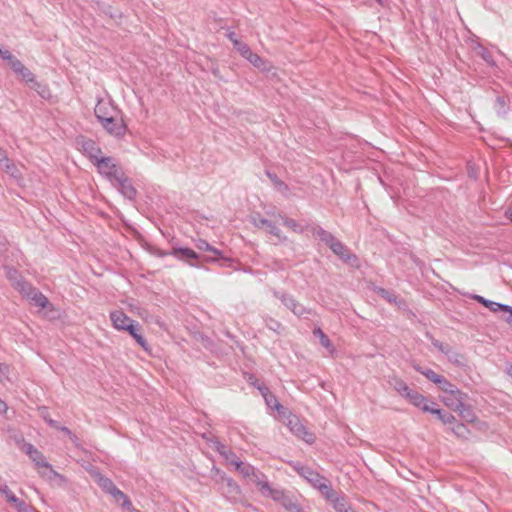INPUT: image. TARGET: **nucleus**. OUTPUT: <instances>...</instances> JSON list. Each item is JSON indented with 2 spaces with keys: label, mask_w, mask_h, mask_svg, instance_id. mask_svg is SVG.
Returning a JSON list of instances; mask_svg holds the SVG:
<instances>
[{
  "label": "nucleus",
  "mask_w": 512,
  "mask_h": 512,
  "mask_svg": "<svg viewBox=\"0 0 512 512\" xmlns=\"http://www.w3.org/2000/svg\"><path fill=\"white\" fill-rule=\"evenodd\" d=\"M236 470L244 478L249 479L250 481L255 483L258 486L260 493L264 497H270L275 501H280L283 498V496H284L283 491L280 489L273 488L269 484L265 474L262 473L261 471L257 470L251 464L240 462L237 464Z\"/></svg>",
  "instance_id": "nucleus-1"
},
{
  "label": "nucleus",
  "mask_w": 512,
  "mask_h": 512,
  "mask_svg": "<svg viewBox=\"0 0 512 512\" xmlns=\"http://www.w3.org/2000/svg\"><path fill=\"white\" fill-rule=\"evenodd\" d=\"M293 467L309 484L318 489L326 499H332L334 490L324 476L307 466L296 464Z\"/></svg>",
  "instance_id": "nucleus-2"
},
{
  "label": "nucleus",
  "mask_w": 512,
  "mask_h": 512,
  "mask_svg": "<svg viewBox=\"0 0 512 512\" xmlns=\"http://www.w3.org/2000/svg\"><path fill=\"white\" fill-rule=\"evenodd\" d=\"M216 475V482L219 484L218 490L222 495L231 502L240 501L242 493L240 486L232 478L226 477L219 470H217Z\"/></svg>",
  "instance_id": "nucleus-3"
},
{
  "label": "nucleus",
  "mask_w": 512,
  "mask_h": 512,
  "mask_svg": "<svg viewBox=\"0 0 512 512\" xmlns=\"http://www.w3.org/2000/svg\"><path fill=\"white\" fill-rule=\"evenodd\" d=\"M93 164L97 167L99 173L105 176L111 183L115 180H119V177L121 178L123 174L112 157H104L101 155Z\"/></svg>",
  "instance_id": "nucleus-4"
},
{
  "label": "nucleus",
  "mask_w": 512,
  "mask_h": 512,
  "mask_svg": "<svg viewBox=\"0 0 512 512\" xmlns=\"http://www.w3.org/2000/svg\"><path fill=\"white\" fill-rule=\"evenodd\" d=\"M102 127L111 135L115 137H122L125 135L127 126L123 119L120 117L119 112L115 113L109 118H104L101 122Z\"/></svg>",
  "instance_id": "nucleus-5"
},
{
  "label": "nucleus",
  "mask_w": 512,
  "mask_h": 512,
  "mask_svg": "<svg viewBox=\"0 0 512 512\" xmlns=\"http://www.w3.org/2000/svg\"><path fill=\"white\" fill-rule=\"evenodd\" d=\"M23 451L29 456V458L35 463V465L38 468H49L55 476H59V474L56 471H54L51 465L46 461V458L43 455V453L40 452L37 448H35L32 444H24Z\"/></svg>",
  "instance_id": "nucleus-6"
},
{
  "label": "nucleus",
  "mask_w": 512,
  "mask_h": 512,
  "mask_svg": "<svg viewBox=\"0 0 512 512\" xmlns=\"http://www.w3.org/2000/svg\"><path fill=\"white\" fill-rule=\"evenodd\" d=\"M80 150L90 159L92 163L96 161L101 155L102 151L95 141L81 137L77 140Z\"/></svg>",
  "instance_id": "nucleus-7"
},
{
  "label": "nucleus",
  "mask_w": 512,
  "mask_h": 512,
  "mask_svg": "<svg viewBox=\"0 0 512 512\" xmlns=\"http://www.w3.org/2000/svg\"><path fill=\"white\" fill-rule=\"evenodd\" d=\"M235 49L256 68L265 69V61L258 54L253 53L247 44L235 43Z\"/></svg>",
  "instance_id": "nucleus-8"
},
{
  "label": "nucleus",
  "mask_w": 512,
  "mask_h": 512,
  "mask_svg": "<svg viewBox=\"0 0 512 512\" xmlns=\"http://www.w3.org/2000/svg\"><path fill=\"white\" fill-rule=\"evenodd\" d=\"M287 425L293 434L303 439L307 443H312L314 441V435L307 431L305 426L300 422V420L296 416L290 417L288 419Z\"/></svg>",
  "instance_id": "nucleus-9"
},
{
  "label": "nucleus",
  "mask_w": 512,
  "mask_h": 512,
  "mask_svg": "<svg viewBox=\"0 0 512 512\" xmlns=\"http://www.w3.org/2000/svg\"><path fill=\"white\" fill-rule=\"evenodd\" d=\"M330 249L345 263L352 264L353 261H357L356 255L338 239L333 243Z\"/></svg>",
  "instance_id": "nucleus-10"
},
{
  "label": "nucleus",
  "mask_w": 512,
  "mask_h": 512,
  "mask_svg": "<svg viewBox=\"0 0 512 512\" xmlns=\"http://www.w3.org/2000/svg\"><path fill=\"white\" fill-rule=\"evenodd\" d=\"M110 320L113 327L119 331H126L127 326L135 323V321L127 316L122 310L112 311L110 313Z\"/></svg>",
  "instance_id": "nucleus-11"
},
{
  "label": "nucleus",
  "mask_w": 512,
  "mask_h": 512,
  "mask_svg": "<svg viewBox=\"0 0 512 512\" xmlns=\"http://www.w3.org/2000/svg\"><path fill=\"white\" fill-rule=\"evenodd\" d=\"M405 398L415 407L421 409L424 412L432 411V404L430 405L428 400L419 392L410 389Z\"/></svg>",
  "instance_id": "nucleus-12"
},
{
  "label": "nucleus",
  "mask_w": 512,
  "mask_h": 512,
  "mask_svg": "<svg viewBox=\"0 0 512 512\" xmlns=\"http://www.w3.org/2000/svg\"><path fill=\"white\" fill-rule=\"evenodd\" d=\"M117 112L114 106L104 101H99L94 109L95 116L100 123L104 121V118H109Z\"/></svg>",
  "instance_id": "nucleus-13"
},
{
  "label": "nucleus",
  "mask_w": 512,
  "mask_h": 512,
  "mask_svg": "<svg viewBox=\"0 0 512 512\" xmlns=\"http://www.w3.org/2000/svg\"><path fill=\"white\" fill-rule=\"evenodd\" d=\"M126 331L134 338L141 348H143V350L149 351V344L144 338L142 334V327L138 322L135 321V323L127 326Z\"/></svg>",
  "instance_id": "nucleus-14"
},
{
  "label": "nucleus",
  "mask_w": 512,
  "mask_h": 512,
  "mask_svg": "<svg viewBox=\"0 0 512 512\" xmlns=\"http://www.w3.org/2000/svg\"><path fill=\"white\" fill-rule=\"evenodd\" d=\"M113 185L118 186L121 193L128 199H133L136 196V189L132 186L131 182L127 177L124 176V173L119 177V180H115Z\"/></svg>",
  "instance_id": "nucleus-15"
},
{
  "label": "nucleus",
  "mask_w": 512,
  "mask_h": 512,
  "mask_svg": "<svg viewBox=\"0 0 512 512\" xmlns=\"http://www.w3.org/2000/svg\"><path fill=\"white\" fill-rule=\"evenodd\" d=\"M467 398V395L460 391V395H454L453 393L445 394L442 398L443 403L452 410H457L462 407V402Z\"/></svg>",
  "instance_id": "nucleus-16"
},
{
  "label": "nucleus",
  "mask_w": 512,
  "mask_h": 512,
  "mask_svg": "<svg viewBox=\"0 0 512 512\" xmlns=\"http://www.w3.org/2000/svg\"><path fill=\"white\" fill-rule=\"evenodd\" d=\"M196 247L199 249V250H204V251H208V252H211L213 253L216 257L215 258H205V261H217L219 259H223V260H228L227 258H225L223 255H222V252L211 246L206 240L204 239H199L197 242H196Z\"/></svg>",
  "instance_id": "nucleus-17"
},
{
  "label": "nucleus",
  "mask_w": 512,
  "mask_h": 512,
  "mask_svg": "<svg viewBox=\"0 0 512 512\" xmlns=\"http://www.w3.org/2000/svg\"><path fill=\"white\" fill-rule=\"evenodd\" d=\"M1 58L8 62L10 68L18 75V73L25 67L24 64L17 59L10 51L0 52Z\"/></svg>",
  "instance_id": "nucleus-18"
},
{
  "label": "nucleus",
  "mask_w": 512,
  "mask_h": 512,
  "mask_svg": "<svg viewBox=\"0 0 512 512\" xmlns=\"http://www.w3.org/2000/svg\"><path fill=\"white\" fill-rule=\"evenodd\" d=\"M313 235L316 236L321 242L326 244L329 248L337 240V238L334 235H332L330 232L326 231L320 226H317L313 229Z\"/></svg>",
  "instance_id": "nucleus-19"
},
{
  "label": "nucleus",
  "mask_w": 512,
  "mask_h": 512,
  "mask_svg": "<svg viewBox=\"0 0 512 512\" xmlns=\"http://www.w3.org/2000/svg\"><path fill=\"white\" fill-rule=\"evenodd\" d=\"M18 75L30 86V88L37 90L41 96L44 97L43 93L38 90L41 87V84L35 80L34 74L27 67H24Z\"/></svg>",
  "instance_id": "nucleus-20"
},
{
  "label": "nucleus",
  "mask_w": 512,
  "mask_h": 512,
  "mask_svg": "<svg viewBox=\"0 0 512 512\" xmlns=\"http://www.w3.org/2000/svg\"><path fill=\"white\" fill-rule=\"evenodd\" d=\"M171 255L179 260H194L198 259V254L190 248H173Z\"/></svg>",
  "instance_id": "nucleus-21"
},
{
  "label": "nucleus",
  "mask_w": 512,
  "mask_h": 512,
  "mask_svg": "<svg viewBox=\"0 0 512 512\" xmlns=\"http://www.w3.org/2000/svg\"><path fill=\"white\" fill-rule=\"evenodd\" d=\"M388 383L395 391H397L403 397H405V394H407L411 389L404 380L397 376L390 377Z\"/></svg>",
  "instance_id": "nucleus-22"
},
{
  "label": "nucleus",
  "mask_w": 512,
  "mask_h": 512,
  "mask_svg": "<svg viewBox=\"0 0 512 512\" xmlns=\"http://www.w3.org/2000/svg\"><path fill=\"white\" fill-rule=\"evenodd\" d=\"M267 214L272 217H278L279 219H281L283 225L286 226L287 228L291 229L293 232H296V233L303 232V229L300 227V225L298 224V222L296 220H294L292 218H288L287 216L282 215V214L276 215L274 212H267Z\"/></svg>",
  "instance_id": "nucleus-23"
},
{
  "label": "nucleus",
  "mask_w": 512,
  "mask_h": 512,
  "mask_svg": "<svg viewBox=\"0 0 512 512\" xmlns=\"http://www.w3.org/2000/svg\"><path fill=\"white\" fill-rule=\"evenodd\" d=\"M14 288L19 291L24 297L29 298L36 290L30 282L26 281L24 278L19 282H16Z\"/></svg>",
  "instance_id": "nucleus-24"
},
{
  "label": "nucleus",
  "mask_w": 512,
  "mask_h": 512,
  "mask_svg": "<svg viewBox=\"0 0 512 512\" xmlns=\"http://www.w3.org/2000/svg\"><path fill=\"white\" fill-rule=\"evenodd\" d=\"M264 231L274 236L277 239V243H284L288 240L280 228L272 220L269 221Z\"/></svg>",
  "instance_id": "nucleus-25"
},
{
  "label": "nucleus",
  "mask_w": 512,
  "mask_h": 512,
  "mask_svg": "<svg viewBox=\"0 0 512 512\" xmlns=\"http://www.w3.org/2000/svg\"><path fill=\"white\" fill-rule=\"evenodd\" d=\"M28 299H30L35 306L41 308H47L50 306L52 308V305L50 304L48 298L38 289Z\"/></svg>",
  "instance_id": "nucleus-26"
},
{
  "label": "nucleus",
  "mask_w": 512,
  "mask_h": 512,
  "mask_svg": "<svg viewBox=\"0 0 512 512\" xmlns=\"http://www.w3.org/2000/svg\"><path fill=\"white\" fill-rule=\"evenodd\" d=\"M436 385L445 394L453 393L454 395H458V396L460 395V390L443 376H441L440 380L438 381V383Z\"/></svg>",
  "instance_id": "nucleus-27"
},
{
  "label": "nucleus",
  "mask_w": 512,
  "mask_h": 512,
  "mask_svg": "<svg viewBox=\"0 0 512 512\" xmlns=\"http://www.w3.org/2000/svg\"><path fill=\"white\" fill-rule=\"evenodd\" d=\"M96 481H97V484L102 488V490L110 495L116 488L115 484L113 483V481L111 479H109L101 474L96 475Z\"/></svg>",
  "instance_id": "nucleus-28"
},
{
  "label": "nucleus",
  "mask_w": 512,
  "mask_h": 512,
  "mask_svg": "<svg viewBox=\"0 0 512 512\" xmlns=\"http://www.w3.org/2000/svg\"><path fill=\"white\" fill-rule=\"evenodd\" d=\"M267 176L269 177V179L273 183L274 187L279 192H281L284 196H288V194H289V187H288V185L285 182L280 180L276 174L267 172Z\"/></svg>",
  "instance_id": "nucleus-29"
},
{
  "label": "nucleus",
  "mask_w": 512,
  "mask_h": 512,
  "mask_svg": "<svg viewBox=\"0 0 512 512\" xmlns=\"http://www.w3.org/2000/svg\"><path fill=\"white\" fill-rule=\"evenodd\" d=\"M432 411L429 413L435 414L444 424H450L455 421V417L448 412H444L443 410L437 408L435 403H432Z\"/></svg>",
  "instance_id": "nucleus-30"
},
{
  "label": "nucleus",
  "mask_w": 512,
  "mask_h": 512,
  "mask_svg": "<svg viewBox=\"0 0 512 512\" xmlns=\"http://www.w3.org/2000/svg\"><path fill=\"white\" fill-rule=\"evenodd\" d=\"M472 298L476 300L478 303H481L485 307L489 308L492 312H498L501 310V308H505L504 304L490 301L480 295H474Z\"/></svg>",
  "instance_id": "nucleus-31"
},
{
  "label": "nucleus",
  "mask_w": 512,
  "mask_h": 512,
  "mask_svg": "<svg viewBox=\"0 0 512 512\" xmlns=\"http://www.w3.org/2000/svg\"><path fill=\"white\" fill-rule=\"evenodd\" d=\"M449 362L456 366H465L466 365V358L465 356L457 351H454L452 347H450V352L446 354Z\"/></svg>",
  "instance_id": "nucleus-32"
},
{
  "label": "nucleus",
  "mask_w": 512,
  "mask_h": 512,
  "mask_svg": "<svg viewBox=\"0 0 512 512\" xmlns=\"http://www.w3.org/2000/svg\"><path fill=\"white\" fill-rule=\"evenodd\" d=\"M459 413L460 417L463 418L467 422H474L476 420V416L469 405L465 404V401L462 402V407L455 410Z\"/></svg>",
  "instance_id": "nucleus-33"
},
{
  "label": "nucleus",
  "mask_w": 512,
  "mask_h": 512,
  "mask_svg": "<svg viewBox=\"0 0 512 512\" xmlns=\"http://www.w3.org/2000/svg\"><path fill=\"white\" fill-rule=\"evenodd\" d=\"M273 294L276 298H278L283 303V305L286 308H288L290 311L293 309V307L296 303V299L292 295H289V294H286L283 292H279V291H274Z\"/></svg>",
  "instance_id": "nucleus-34"
},
{
  "label": "nucleus",
  "mask_w": 512,
  "mask_h": 512,
  "mask_svg": "<svg viewBox=\"0 0 512 512\" xmlns=\"http://www.w3.org/2000/svg\"><path fill=\"white\" fill-rule=\"evenodd\" d=\"M415 370L425 376L431 382L437 384L442 375L437 374L435 371L429 368H423L421 366H415Z\"/></svg>",
  "instance_id": "nucleus-35"
},
{
  "label": "nucleus",
  "mask_w": 512,
  "mask_h": 512,
  "mask_svg": "<svg viewBox=\"0 0 512 512\" xmlns=\"http://www.w3.org/2000/svg\"><path fill=\"white\" fill-rule=\"evenodd\" d=\"M264 322H265L266 327L269 330H271L277 334H281V332L284 330L283 325L279 321H277L276 319H274L270 316L264 317Z\"/></svg>",
  "instance_id": "nucleus-36"
},
{
  "label": "nucleus",
  "mask_w": 512,
  "mask_h": 512,
  "mask_svg": "<svg viewBox=\"0 0 512 512\" xmlns=\"http://www.w3.org/2000/svg\"><path fill=\"white\" fill-rule=\"evenodd\" d=\"M328 500L332 502L333 507L337 512H345L349 507L344 497H336L334 495L332 499Z\"/></svg>",
  "instance_id": "nucleus-37"
},
{
  "label": "nucleus",
  "mask_w": 512,
  "mask_h": 512,
  "mask_svg": "<svg viewBox=\"0 0 512 512\" xmlns=\"http://www.w3.org/2000/svg\"><path fill=\"white\" fill-rule=\"evenodd\" d=\"M313 334H314V336L319 338L320 343L323 347H325L327 349H331V350L333 349V345H332L330 339L320 328H315L313 330Z\"/></svg>",
  "instance_id": "nucleus-38"
},
{
  "label": "nucleus",
  "mask_w": 512,
  "mask_h": 512,
  "mask_svg": "<svg viewBox=\"0 0 512 512\" xmlns=\"http://www.w3.org/2000/svg\"><path fill=\"white\" fill-rule=\"evenodd\" d=\"M5 274L13 287L16 285V282H19L21 279H23L21 274L13 267H5Z\"/></svg>",
  "instance_id": "nucleus-39"
},
{
  "label": "nucleus",
  "mask_w": 512,
  "mask_h": 512,
  "mask_svg": "<svg viewBox=\"0 0 512 512\" xmlns=\"http://www.w3.org/2000/svg\"><path fill=\"white\" fill-rule=\"evenodd\" d=\"M269 221L270 220L264 218L260 213H256V214L252 215V217H251L252 224L256 228L262 229V230H264L267 227Z\"/></svg>",
  "instance_id": "nucleus-40"
},
{
  "label": "nucleus",
  "mask_w": 512,
  "mask_h": 512,
  "mask_svg": "<svg viewBox=\"0 0 512 512\" xmlns=\"http://www.w3.org/2000/svg\"><path fill=\"white\" fill-rule=\"evenodd\" d=\"M264 400L266 405L271 409H276L279 411L283 408V406L279 404L276 396L271 391L264 395Z\"/></svg>",
  "instance_id": "nucleus-41"
},
{
  "label": "nucleus",
  "mask_w": 512,
  "mask_h": 512,
  "mask_svg": "<svg viewBox=\"0 0 512 512\" xmlns=\"http://www.w3.org/2000/svg\"><path fill=\"white\" fill-rule=\"evenodd\" d=\"M2 165L4 167L5 172L8 173L9 175H11L13 178L20 177V171L15 166V164L12 161H10L8 158L4 161V163Z\"/></svg>",
  "instance_id": "nucleus-42"
},
{
  "label": "nucleus",
  "mask_w": 512,
  "mask_h": 512,
  "mask_svg": "<svg viewBox=\"0 0 512 512\" xmlns=\"http://www.w3.org/2000/svg\"><path fill=\"white\" fill-rule=\"evenodd\" d=\"M508 99L504 96H498L495 101V109L499 115L507 113Z\"/></svg>",
  "instance_id": "nucleus-43"
},
{
  "label": "nucleus",
  "mask_w": 512,
  "mask_h": 512,
  "mask_svg": "<svg viewBox=\"0 0 512 512\" xmlns=\"http://www.w3.org/2000/svg\"><path fill=\"white\" fill-rule=\"evenodd\" d=\"M376 293L381 298L385 299L389 303H395V304L397 303V296L393 292H391V291H389L387 289L379 287V288L376 289Z\"/></svg>",
  "instance_id": "nucleus-44"
},
{
  "label": "nucleus",
  "mask_w": 512,
  "mask_h": 512,
  "mask_svg": "<svg viewBox=\"0 0 512 512\" xmlns=\"http://www.w3.org/2000/svg\"><path fill=\"white\" fill-rule=\"evenodd\" d=\"M291 312L298 317H303V316H307V315L311 314V310L306 308L304 305H302L298 301H296Z\"/></svg>",
  "instance_id": "nucleus-45"
},
{
  "label": "nucleus",
  "mask_w": 512,
  "mask_h": 512,
  "mask_svg": "<svg viewBox=\"0 0 512 512\" xmlns=\"http://www.w3.org/2000/svg\"><path fill=\"white\" fill-rule=\"evenodd\" d=\"M40 413H41V416L42 418L45 420V422L52 428H58V422L53 420L49 413H48V410L46 407H42L40 408Z\"/></svg>",
  "instance_id": "nucleus-46"
},
{
  "label": "nucleus",
  "mask_w": 512,
  "mask_h": 512,
  "mask_svg": "<svg viewBox=\"0 0 512 512\" xmlns=\"http://www.w3.org/2000/svg\"><path fill=\"white\" fill-rule=\"evenodd\" d=\"M431 338V343L432 345L437 348L440 352L444 353L445 355L450 352V345L449 344H446V343H443L433 337H430Z\"/></svg>",
  "instance_id": "nucleus-47"
},
{
  "label": "nucleus",
  "mask_w": 512,
  "mask_h": 512,
  "mask_svg": "<svg viewBox=\"0 0 512 512\" xmlns=\"http://www.w3.org/2000/svg\"><path fill=\"white\" fill-rule=\"evenodd\" d=\"M224 457L230 465H233L235 467V469L237 468V464L241 462L239 460V458L237 457V455L234 452H232L231 450L227 451V453L224 455Z\"/></svg>",
  "instance_id": "nucleus-48"
},
{
  "label": "nucleus",
  "mask_w": 512,
  "mask_h": 512,
  "mask_svg": "<svg viewBox=\"0 0 512 512\" xmlns=\"http://www.w3.org/2000/svg\"><path fill=\"white\" fill-rule=\"evenodd\" d=\"M249 380H250L251 384H253L259 390V392L263 398H264V395H266L267 393L270 392L269 388L265 384L259 383L258 380H256V379H255V381H252V377H250Z\"/></svg>",
  "instance_id": "nucleus-49"
},
{
  "label": "nucleus",
  "mask_w": 512,
  "mask_h": 512,
  "mask_svg": "<svg viewBox=\"0 0 512 512\" xmlns=\"http://www.w3.org/2000/svg\"><path fill=\"white\" fill-rule=\"evenodd\" d=\"M17 512H38L33 506L27 504L25 501L18 503L15 508Z\"/></svg>",
  "instance_id": "nucleus-50"
},
{
  "label": "nucleus",
  "mask_w": 512,
  "mask_h": 512,
  "mask_svg": "<svg viewBox=\"0 0 512 512\" xmlns=\"http://www.w3.org/2000/svg\"><path fill=\"white\" fill-rule=\"evenodd\" d=\"M58 430L62 431L63 433H65L74 443H76L78 441V438L75 434L72 433V431L67 428L66 426H61L59 423H58Z\"/></svg>",
  "instance_id": "nucleus-51"
},
{
  "label": "nucleus",
  "mask_w": 512,
  "mask_h": 512,
  "mask_svg": "<svg viewBox=\"0 0 512 512\" xmlns=\"http://www.w3.org/2000/svg\"><path fill=\"white\" fill-rule=\"evenodd\" d=\"M0 494L7 499L13 492L10 490L8 485L0 480Z\"/></svg>",
  "instance_id": "nucleus-52"
},
{
  "label": "nucleus",
  "mask_w": 512,
  "mask_h": 512,
  "mask_svg": "<svg viewBox=\"0 0 512 512\" xmlns=\"http://www.w3.org/2000/svg\"><path fill=\"white\" fill-rule=\"evenodd\" d=\"M9 367L0 363V381L8 379Z\"/></svg>",
  "instance_id": "nucleus-53"
},
{
  "label": "nucleus",
  "mask_w": 512,
  "mask_h": 512,
  "mask_svg": "<svg viewBox=\"0 0 512 512\" xmlns=\"http://www.w3.org/2000/svg\"><path fill=\"white\" fill-rule=\"evenodd\" d=\"M6 501L10 503L14 508H16L18 506V503H21L23 500L16 497L15 494L13 493L6 499Z\"/></svg>",
  "instance_id": "nucleus-54"
},
{
  "label": "nucleus",
  "mask_w": 512,
  "mask_h": 512,
  "mask_svg": "<svg viewBox=\"0 0 512 512\" xmlns=\"http://www.w3.org/2000/svg\"><path fill=\"white\" fill-rule=\"evenodd\" d=\"M466 430V426L462 423L456 424V426L453 428V431L457 436H462Z\"/></svg>",
  "instance_id": "nucleus-55"
},
{
  "label": "nucleus",
  "mask_w": 512,
  "mask_h": 512,
  "mask_svg": "<svg viewBox=\"0 0 512 512\" xmlns=\"http://www.w3.org/2000/svg\"><path fill=\"white\" fill-rule=\"evenodd\" d=\"M111 495L114 497V499L117 502L122 501L126 497V495L121 490H119L117 487L115 488V490L112 492Z\"/></svg>",
  "instance_id": "nucleus-56"
},
{
  "label": "nucleus",
  "mask_w": 512,
  "mask_h": 512,
  "mask_svg": "<svg viewBox=\"0 0 512 512\" xmlns=\"http://www.w3.org/2000/svg\"><path fill=\"white\" fill-rule=\"evenodd\" d=\"M504 307L505 308H501L500 311H504V312L508 313V316L505 317V321L508 323H512V307L509 305H505V304H504Z\"/></svg>",
  "instance_id": "nucleus-57"
},
{
  "label": "nucleus",
  "mask_w": 512,
  "mask_h": 512,
  "mask_svg": "<svg viewBox=\"0 0 512 512\" xmlns=\"http://www.w3.org/2000/svg\"><path fill=\"white\" fill-rule=\"evenodd\" d=\"M227 38L233 43V46L235 47V43H242L236 38V34L233 31H230L227 33Z\"/></svg>",
  "instance_id": "nucleus-58"
},
{
  "label": "nucleus",
  "mask_w": 512,
  "mask_h": 512,
  "mask_svg": "<svg viewBox=\"0 0 512 512\" xmlns=\"http://www.w3.org/2000/svg\"><path fill=\"white\" fill-rule=\"evenodd\" d=\"M122 507L127 509V510H131L133 509V506H132V503L130 501V499L126 496L123 500H122Z\"/></svg>",
  "instance_id": "nucleus-59"
},
{
  "label": "nucleus",
  "mask_w": 512,
  "mask_h": 512,
  "mask_svg": "<svg viewBox=\"0 0 512 512\" xmlns=\"http://www.w3.org/2000/svg\"><path fill=\"white\" fill-rule=\"evenodd\" d=\"M216 449L223 456L227 453V451H230L225 445L219 442L217 443Z\"/></svg>",
  "instance_id": "nucleus-60"
},
{
  "label": "nucleus",
  "mask_w": 512,
  "mask_h": 512,
  "mask_svg": "<svg viewBox=\"0 0 512 512\" xmlns=\"http://www.w3.org/2000/svg\"><path fill=\"white\" fill-rule=\"evenodd\" d=\"M8 410L7 404L0 398V414H5Z\"/></svg>",
  "instance_id": "nucleus-61"
},
{
  "label": "nucleus",
  "mask_w": 512,
  "mask_h": 512,
  "mask_svg": "<svg viewBox=\"0 0 512 512\" xmlns=\"http://www.w3.org/2000/svg\"><path fill=\"white\" fill-rule=\"evenodd\" d=\"M7 158L5 151L0 148V165H2Z\"/></svg>",
  "instance_id": "nucleus-62"
},
{
  "label": "nucleus",
  "mask_w": 512,
  "mask_h": 512,
  "mask_svg": "<svg viewBox=\"0 0 512 512\" xmlns=\"http://www.w3.org/2000/svg\"><path fill=\"white\" fill-rule=\"evenodd\" d=\"M105 13H106V14H108V12H105ZM109 16H110V18H112V19H116V18L120 17V16H121V14H120V13H116V12H115V13H113V12H109Z\"/></svg>",
  "instance_id": "nucleus-63"
},
{
  "label": "nucleus",
  "mask_w": 512,
  "mask_h": 512,
  "mask_svg": "<svg viewBox=\"0 0 512 512\" xmlns=\"http://www.w3.org/2000/svg\"><path fill=\"white\" fill-rule=\"evenodd\" d=\"M507 374L512 378V365L508 366L507 367V370H506Z\"/></svg>",
  "instance_id": "nucleus-64"
}]
</instances>
